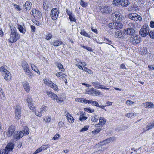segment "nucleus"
Wrapping results in <instances>:
<instances>
[{
	"label": "nucleus",
	"mask_w": 154,
	"mask_h": 154,
	"mask_svg": "<svg viewBox=\"0 0 154 154\" xmlns=\"http://www.w3.org/2000/svg\"><path fill=\"white\" fill-rule=\"evenodd\" d=\"M10 28L11 33L9 41L10 42L13 43L15 42L17 40L19 39L20 35L17 34V31L15 27H10Z\"/></svg>",
	"instance_id": "1"
},
{
	"label": "nucleus",
	"mask_w": 154,
	"mask_h": 154,
	"mask_svg": "<svg viewBox=\"0 0 154 154\" xmlns=\"http://www.w3.org/2000/svg\"><path fill=\"white\" fill-rule=\"evenodd\" d=\"M149 26L148 25L145 24L142 27V28L139 32L140 35L141 36L145 37L148 35L149 32Z\"/></svg>",
	"instance_id": "2"
},
{
	"label": "nucleus",
	"mask_w": 154,
	"mask_h": 154,
	"mask_svg": "<svg viewBox=\"0 0 154 154\" xmlns=\"http://www.w3.org/2000/svg\"><path fill=\"white\" fill-rule=\"evenodd\" d=\"M130 42L133 45L138 44L140 42V37L137 35H134L129 38Z\"/></svg>",
	"instance_id": "3"
},
{
	"label": "nucleus",
	"mask_w": 154,
	"mask_h": 154,
	"mask_svg": "<svg viewBox=\"0 0 154 154\" xmlns=\"http://www.w3.org/2000/svg\"><path fill=\"white\" fill-rule=\"evenodd\" d=\"M113 3L116 6L120 5L122 6L127 7L129 2L128 0H114Z\"/></svg>",
	"instance_id": "4"
},
{
	"label": "nucleus",
	"mask_w": 154,
	"mask_h": 154,
	"mask_svg": "<svg viewBox=\"0 0 154 154\" xmlns=\"http://www.w3.org/2000/svg\"><path fill=\"white\" fill-rule=\"evenodd\" d=\"M46 93L48 96L51 98L54 101L56 100L58 102L59 101L61 102L63 101L62 100H61V98H59L58 96L56 94L50 91H47Z\"/></svg>",
	"instance_id": "5"
},
{
	"label": "nucleus",
	"mask_w": 154,
	"mask_h": 154,
	"mask_svg": "<svg viewBox=\"0 0 154 154\" xmlns=\"http://www.w3.org/2000/svg\"><path fill=\"white\" fill-rule=\"evenodd\" d=\"M13 145L12 143H8L5 149L2 150V154H9V152L11 151L13 149Z\"/></svg>",
	"instance_id": "6"
},
{
	"label": "nucleus",
	"mask_w": 154,
	"mask_h": 154,
	"mask_svg": "<svg viewBox=\"0 0 154 154\" xmlns=\"http://www.w3.org/2000/svg\"><path fill=\"white\" fill-rule=\"evenodd\" d=\"M101 12L105 14H110L112 11V7L107 5L102 6L100 9Z\"/></svg>",
	"instance_id": "7"
},
{
	"label": "nucleus",
	"mask_w": 154,
	"mask_h": 154,
	"mask_svg": "<svg viewBox=\"0 0 154 154\" xmlns=\"http://www.w3.org/2000/svg\"><path fill=\"white\" fill-rule=\"evenodd\" d=\"M15 126L14 125H11L10 126L8 129L7 132L6 133V134L8 137H10L11 136L13 135V134L15 132Z\"/></svg>",
	"instance_id": "8"
},
{
	"label": "nucleus",
	"mask_w": 154,
	"mask_h": 154,
	"mask_svg": "<svg viewBox=\"0 0 154 154\" xmlns=\"http://www.w3.org/2000/svg\"><path fill=\"white\" fill-rule=\"evenodd\" d=\"M59 12L56 8L52 9L51 13V16L52 19L55 20L57 17Z\"/></svg>",
	"instance_id": "9"
},
{
	"label": "nucleus",
	"mask_w": 154,
	"mask_h": 154,
	"mask_svg": "<svg viewBox=\"0 0 154 154\" xmlns=\"http://www.w3.org/2000/svg\"><path fill=\"white\" fill-rule=\"evenodd\" d=\"M135 31L132 28H128L125 30L124 33L126 35H131V36L134 34Z\"/></svg>",
	"instance_id": "10"
},
{
	"label": "nucleus",
	"mask_w": 154,
	"mask_h": 154,
	"mask_svg": "<svg viewBox=\"0 0 154 154\" xmlns=\"http://www.w3.org/2000/svg\"><path fill=\"white\" fill-rule=\"evenodd\" d=\"M15 113L16 119H19L21 116V108L20 107H16Z\"/></svg>",
	"instance_id": "11"
},
{
	"label": "nucleus",
	"mask_w": 154,
	"mask_h": 154,
	"mask_svg": "<svg viewBox=\"0 0 154 154\" xmlns=\"http://www.w3.org/2000/svg\"><path fill=\"white\" fill-rule=\"evenodd\" d=\"M32 98H29L27 100V102L28 103V106L29 108L32 110H33L35 108V106L33 105L32 102Z\"/></svg>",
	"instance_id": "12"
},
{
	"label": "nucleus",
	"mask_w": 154,
	"mask_h": 154,
	"mask_svg": "<svg viewBox=\"0 0 154 154\" xmlns=\"http://www.w3.org/2000/svg\"><path fill=\"white\" fill-rule=\"evenodd\" d=\"M23 86L25 91L27 92H29L30 91V87L29 83L26 82L23 83Z\"/></svg>",
	"instance_id": "13"
},
{
	"label": "nucleus",
	"mask_w": 154,
	"mask_h": 154,
	"mask_svg": "<svg viewBox=\"0 0 154 154\" xmlns=\"http://www.w3.org/2000/svg\"><path fill=\"white\" fill-rule=\"evenodd\" d=\"M145 108H154V105L151 102H147L143 103Z\"/></svg>",
	"instance_id": "14"
},
{
	"label": "nucleus",
	"mask_w": 154,
	"mask_h": 154,
	"mask_svg": "<svg viewBox=\"0 0 154 154\" xmlns=\"http://www.w3.org/2000/svg\"><path fill=\"white\" fill-rule=\"evenodd\" d=\"M4 75V79L7 81H8L11 79V75L9 71H7L5 73L3 74Z\"/></svg>",
	"instance_id": "15"
},
{
	"label": "nucleus",
	"mask_w": 154,
	"mask_h": 154,
	"mask_svg": "<svg viewBox=\"0 0 154 154\" xmlns=\"http://www.w3.org/2000/svg\"><path fill=\"white\" fill-rule=\"evenodd\" d=\"M31 8V6L29 2L26 1L24 6V9L26 10H29Z\"/></svg>",
	"instance_id": "16"
},
{
	"label": "nucleus",
	"mask_w": 154,
	"mask_h": 154,
	"mask_svg": "<svg viewBox=\"0 0 154 154\" xmlns=\"http://www.w3.org/2000/svg\"><path fill=\"white\" fill-rule=\"evenodd\" d=\"M115 139L114 137H112L109 138H107V139L104 140V142L105 143V144H107L110 142H112Z\"/></svg>",
	"instance_id": "17"
},
{
	"label": "nucleus",
	"mask_w": 154,
	"mask_h": 154,
	"mask_svg": "<svg viewBox=\"0 0 154 154\" xmlns=\"http://www.w3.org/2000/svg\"><path fill=\"white\" fill-rule=\"evenodd\" d=\"M66 116L67 117V119L69 122V123H72L74 122V119L71 115H66Z\"/></svg>",
	"instance_id": "18"
},
{
	"label": "nucleus",
	"mask_w": 154,
	"mask_h": 154,
	"mask_svg": "<svg viewBox=\"0 0 154 154\" xmlns=\"http://www.w3.org/2000/svg\"><path fill=\"white\" fill-rule=\"evenodd\" d=\"M22 66L24 70L28 69V65L26 61H24L22 62Z\"/></svg>",
	"instance_id": "19"
},
{
	"label": "nucleus",
	"mask_w": 154,
	"mask_h": 154,
	"mask_svg": "<svg viewBox=\"0 0 154 154\" xmlns=\"http://www.w3.org/2000/svg\"><path fill=\"white\" fill-rule=\"evenodd\" d=\"M45 79L44 80L45 83L47 85L50 86L51 87H52V86H53V84H54V83H53L52 81H49V80H48V81H47L45 79Z\"/></svg>",
	"instance_id": "20"
},
{
	"label": "nucleus",
	"mask_w": 154,
	"mask_h": 154,
	"mask_svg": "<svg viewBox=\"0 0 154 154\" xmlns=\"http://www.w3.org/2000/svg\"><path fill=\"white\" fill-rule=\"evenodd\" d=\"M116 24H117V23L116 22L110 23L108 25L109 26L111 29H116Z\"/></svg>",
	"instance_id": "21"
},
{
	"label": "nucleus",
	"mask_w": 154,
	"mask_h": 154,
	"mask_svg": "<svg viewBox=\"0 0 154 154\" xmlns=\"http://www.w3.org/2000/svg\"><path fill=\"white\" fill-rule=\"evenodd\" d=\"M117 23V24H116V29H122L123 26V25L120 22H118Z\"/></svg>",
	"instance_id": "22"
},
{
	"label": "nucleus",
	"mask_w": 154,
	"mask_h": 154,
	"mask_svg": "<svg viewBox=\"0 0 154 154\" xmlns=\"http://www.w3.org/2000/svg\"><path fill=\"white\" fill-rule=\"evenodd\" d=\"M106 120H105L103 117H100L99 119V123L102 125H104L106 123Z\"/></svg>",
	"instance_id": "23"
},
{
	"label": "nucleus",
	"mask_w": 154,
	"mask_h": 154,
	"mask_svg": "<svg viewBox=\"0 0 154 154\" xmlns=\"http://www.w3.org/2000/svg\"><path fill=\"white\" fill-rule=\"evenodd\" d=\"M48 2L46 1H44L43 4V6L44 9H46L48 8L49 7V5L48 4Z\"/></svg>",
	"instance_id": "24"
},
{
	"label": "nucleus",
	"mask_w": 154,
	"mask_h": 154,
	"mask_svg": "<svg viewBox=\"0 0 154 154\" xmlns=\"http://www.w3.org/2000/svg\"><path fill=\"white\" fill-rule=\"evenodd\" d=\"M92 84L93 86H94L95 87L97 88H101L102 85H100L98 82H93Z\"/></svg>",
	"instance_id": "25"
},
{
	"label": "nucleus",
	"mask_w": 154,
	"mask_h": 154,
	"mask_svg": "<svg viewBox=\"0 0 154 154\" xmlns=\"http://www.w3.org/2000/svg\"><path fill=\"white\" fill-rule=\"evenodd\" d=\"M154 127V122L149 124L146 127L147 130H149L152 128Z\"/></svg>",
	"instance_id": "26"
},
{
	"label": "nucleus",
	"mask_w": 154,
	"mask_h": 154,
	"mask_svg": "<svg viewBox=\"0 0 154 154\" xmlns=\"http://www.w3.org/2000/svg\"><path fill=\"white\" fill-rule=\"evenodd\" d=\"M18 28L19 29V31L22 33H24L25 32L26 30L22 26L20 25L18 26Z\"/></svg>",
	"instance_id": "27"
},
{
	"label": "nucleus",
	"mask_w": 154,
	"mask_h": 154,
	"mask_svg": "<svg viewBox=\"0 0 154 154\" xmlns=\"http://www.w3.org/2000/svg\"><path fill=\"white\" fill-rule=\"evenodd\" d=\"M136 15H137V14L136 13H131L129 15L128 17L131 19L134 20L135 17Z\"/></svg>",
	"instance_id": "28"
},
{
	"label": "nucleus",
	"mask_w": 154,
	"mask_h": 154,
	"mask_svg": "<svg viewBox=\"0 0 154 154\" xmlns=\"http://www.w3.org/2000/svg\"><path fill=\"white\" fill-rule=\"evenodd\" d=\"M5 98L4 94L2 90L0 88V98L4 100Z\"/></svg>",
	"instance_id": "29"
},
{
	"label": "nucleus",
	"mask_w": 154,
	"mask_h": 154,
	"mask_svg": "<svg viewBox=\"0 0 154 154\" xmlns=\"http://www.w3.org/2000/svg\"><path fill=\"white\" fill-rule=\"evenodd\" d=\"M62 43V42L60 41H56L54 42L53 45L54 46H57L61 45Z\"/></svg>",
	"instance_id": "30"
},
{
	"label": "nucleus",
	"mask_w": 154,
	"mask_h": 154,
	"mask_svg": "<svg viewBox=\"0 0 154 154\" xmlns=\"http://www.w3.org/2000/svg\"><path fill=\"white\" fill-rule=\"evenodd\" d=\"M122 33L120 31L116 32L115 33V37L116 38H120L121 37Z\"/></svg>",
	"instance_id": "31"
},
{
	"label": "nucleus",
	"mask_w": 154,
	"mask_h": 154,
	"mask_svg": "<svg viewBox=\"0 0 154 154\" xmlns=\"http://www.w3.org/2000/svg\"><path fill=\"white\" fill-rule=\"evenodd\" d=\"M80 4L83 7H86L88 5V3L86 2H84L83 0H81Z\"/></svg>",
	"instance_id": "32"
},
{
	"label": "nucleus",
	"mask_w": 154,
	"mask_h": 154,
	"mask_svg": "<svg viewBox=\"0 0 154 154\" xmlns=\"http://www.w3.org/2000/svg\"><path fill=\"white\" fill-rule=\"evenodd\" d=\"M24 71L25 72L26 74L30 78H31L32 73H30V70L29 69H28Z\"/></svg>",
	"instance_id": "33"
},
{
	"label": "nucleus",
	"mask_w": 154,
	"mask_h": 154,
	"mask_svg": "<svg viewBox=\"0 0 154 154\" xmlns=\"http://www.w3.org/2000/svg\"><path fill=\"white\" fill-rule=\"evenodd\" d=\"M142 20V18L140 16V15H138L137 14V15H136V16H135V18L134 20L137 21L138 20L140 21H141Z\"/></svg>",
	"instance_id": "34"
},
{
	"label": "nucleus",
	"mask_w": 154,
	"mask_h": 154,
	"mask_svg": "<svg viewBox=\"0 0 154 154\" xmlns=\"http://www.w3.org/2000/svg\"><path fill=\"white\" fill-rule=\"evenodd\" d=\"M92 90L94 91V94L96 96H97L101 94L100 92L98 90H95L93 88H92Z\"/></svg>",
	"instance_id": "35"
},
{
	"label": "nucleus",
	"mask_w": 154,
	"mask_h": 154,
	"mask_svg": "<svg viewBox=\"0 0 154 154\" xmlns=\"http://www.w3.org/2000/svg\"><path fill=\"white\" fill-rule=\"evenodd\" d=\"M13 137H14L17 140L19 139L20 138V134H19L18 132L17 133L16 132H14L13 134Z\"/></svg>",
	"instance_id": "36"
},
{
	"label": "nucleus",
	"mask_w": 154,
	"mask_h": 154,
	"mask_svg": "<svg viewBox=\"0 0 154 154\" xmlns=\"http://www.w3.org/2000/svg\"><path fill=\"white\" fill-rule=\"evenodd\" d=\"M0 71L2 73L3 72V74L5 73V72L6 73L7 72V71H8L5 68V66H1L0 68Z\"/></svg>",
	"instance_id": "37"
},
{
	"label": "nucleus",
	"mask_w": 154,
	"mask_h": 154,
	"mask_svg": "<svg viewBox=\"0 0 154 154\" xmlns=\"http://www.w3.org/2000/svg\"><path fill=\"white\" fill-rule=\"evenodd\" d=\"M41 12L38 10L37 13L34 15V16L35 18H36V17L39 18L41 17Z\"/></svg>",
	"instance_id": "38"
},
{
	"label": "nucleus",
	"mask_w": 154,
	"mask_h": 154,
	"mask_svg": "<svg viewBox=\"0 0 154 154\" xmlns=\"http://www.w3.org/2000/svg\"><path fill=\"white\" fill-rule=\"evenodd\" d=\"M136 116V114L133 113H127L125 115V116L128 118H131L132 116Z\"/></svg>",
	"instance_id": "39"
},
{
	"label": "nucleus",
	"mask_w": 154,
	"mask_h": 154,
	"mask_svg": "<svg viewBox=\"0 0 154 154\" xmlns=\"http://www.w3.org/2000/svg\"><path fill=\"white\" fill-rule=\"evenodd\" d=\"M50 146V145L49 144L45 145H43L42 146L40 147L41 149H42V150H44L46 149L47 148L49 147Z\"/></svg>",
	"instance_id": "40"
},
{
	"label": "nucleus",
	"mask_w": 154,
	"mask_h": 154,
	"mask_svg": "<svg viewBox=\"0 0 154 154\" xmlns=\"http://www.w3.org/2000/svg\"><path fill=\"white\" fill-rule=\"evenodd\" d=\"M80 33L82 35H83L84 36H85L87 37H89L88 34L86 32H85L83 30H81Z\"/></svg>",
	"instance_id": "41"
},
{
	"label": "nucleus",
	"mask_w": 154,
	"mask_h": 154,
	"mask_svg": "<svg viewBox=\"0 0 154 154\" xmlns=\"http://www.w3.org/2000/svg\"><path fill=\"white\" fill-rule=\"evenodd\" d=\"M57 66L59 68V69H61V71L62 72L64 71V69L63 68V66L61 63H57Z\"/></svg>",
	"instance_id": "42"
},
{
	"label": "nucleus",
	"mask_w": 154,
	"mask_h": 154,
	"mask_svg": "<svg viewBox=\"0 0 154 154\" xmlns=\"http://www.w3.org/2000/svg\"><path fill=\"white\" fill-rule=\"evenodd\" d=\"M149 35L150 37L152 39H154V31H151L149 33Z\"/></svg>",
	"instance_id": "43"
},
{
	"label": "nucleus",
	"mask_w": 154,
	"mask_h": 154,
	"mask_svg": "<svg viewBox=\"0 0 154 154\" xmlns=\"http://www.w3.org/2000/svg\"><path fill=\"white\" fill-rule=\"evenodd\" d=\"M69 18L71 21L75 22L76 20L75 19L74 17L73 16L72 14L69 16Z\"/></svg>",
	"instance_id": "44"
},
{
	"label": "nucleus",
	"mask_w": 154,
	"mask_h": 154,
	"mask_svg": "<svg viewBox=\"0 0 154 154\" xmlns=\"http://www.w3.org/2000/svg\"><path fill=\"white\" fill-rule=\"evenodd\" d=\"M31 67L32 70H34L35 71L37 72V70L38 71V70L37 69V68L34 65L31 64Z\"/></svg>",
	"instance_id": "45"
},
{
	"label": "nucleus",
	"mask_w": 154,
	"mask_h": 154,
	"mask_svg": "<svg viewBox=\"0 0 154 154\" xmlns=\"http://www.w3.org/2000/svg\"><path fill=\"white\" fill-rule=\"evenodd\" d=\"M52 35L50 33H48L46 35V39L48 40L51 39L52 38Z\"/></svg>",
	"instance_id": "46"
},
{
	"label": "nucleus",
	"mask_w": 154,
	"mask_h": 154,
	"mask_svg": "<svg viewBox=\"0 0 154 154\" xmlns=\"http://www.w3.org/2000/svg\"><path fill=\"white\" fill-rule=\"evenodd\" d=\"M88 127H89L87 126H85L80 131L81 132H83L86 131H87L88 130Z\"/></svg>",
	"instance_id": "47"
},
{
	"label": "nucleus",
	"mask_w": 154,
	"mask_h": 154,
	"mask_svg": "<svg viewBox=\"0 0 154 154\" xmlns=\"http://www.w3.org/2000/svg\"><path fill=\"white\" fill-rule=\"evenodd\" d=\"M101 129L100 128H97L95 130L92 131V133L93 134H95V133H98L100 131Z\"/></svg>",
	"instance_id": "48"
},
{
	"label": "nucleus",
	"mask_w": 154,
	"mask_h": 154,
	"mask_svg": "<svg viewBox=\"0 0 154 154\" xmlns=\"http://www.w3.org/2000/svg\"><path fill=\"white\" fill-rule=\"evenodd\" d=\"M46 106H42V108L40 109L41 113L43 112L44 111H46Z\"/></svg>",
	"instance_id": "49"
},
{
	"label": "nucleus",
	"mask_w": 154,
	"mask_h": 154,
	"mask_svg": "<svg viewBox=\"0 0 154 154\" xmlns=\"http://www.w3.org/2000/svg\"><path fill=\"white\" fill-rule=\"evenodd\" d=\"M84 110L85 111L87 110V111H88V112H89L90 113H92L94 112V111L93 109H90L89 108H84Z\"/></svg>",
	"instance_id": "50"
},
{
	"label": "nucleus",
	"mask_w": 154,
	"mask_h": 154,
	"mask_svg": "<svg viewBox=\"0 0 154 154\" xmlns=\"http://www.w3.org/2000/svg\"><path fill=\"white\" fill-rule=\"evenodd\" d=\"M122 15L120 14L119 17H118L117 18H116L115 20L116 21H117L118 22H120V21L122 20Z\"/></svg>",
	"instance_id": "51"
},
{
	"label": "nucleus",
	"mask_w": 154,
	"mask_h": 154,
	"mask_svg": "<svg viewBox=\"0 0 154 154\" xmlns=\"http://www.w3.org/2000/svg\"><path fill=\"white\" fill-rule=\"evenodd\" d=\"M25 132V131H22L20 132H18L19 134H20V138H21L24 134Z\"/></svg>",
	"instance_id": "52"
},
{
	"label": "nucleus",
	"mask_w": 154,
	"mask_h": 154,
	"mask_svg": "<svg viewBox=\"0 0 154 154\" xmlns=\"http://www.w3.org/2000/svg\"><path fill=\"white\" fill-rule=\"evenodd\" d=\"M120 14L119 12H117L116 14L115 13H114L113 14H112L114 18H117L118 17H119V16Z\"/></svg>",
	"instance_id": "53"
},
{
	"label": "nucleus",
	"mask_w": 154,
	"mask_h": 154,
	"mask_svg": "<svg viewBox=\"0 0 154 154\" xmlns=\"http://www.w3.org/2000/svg\"><path fill=\"white\" fill-rule=\"evenodd\" d=\"M84 70L85 71L87 72H88L89 73H91V70L89 69H88L85 67H84Z\"/></svg>",
	"instance_id": "54"
},
{
	"label": "nucleus",
	"mask_w": 154,
	"mask_h": 154,
	"mask_svg": "<svg viewBox=\"0 0 154 154\" xmlns=\"http://www.w3.org/2000/svg\"><path fill=\"white\" fill-rule=\"evenodd\" d=\"M38 11L37 10H36L35 9H32V12L31 13V15H33V16L35 15V14H36L37 11Z\"/></svg>",
	"instance_id": "55"
},
{
	"label": "nucleus",
	"mask_w": 154,
	"mask_h": 154,
	"mask_svg": "<svg viewBox=\"0 0 154 154\" xmlns=\"http://www.w3.org/2000/svg\"><path fill=\"white\" fill-rule=\"evenodd\" d=\"M23 131H25V133H26V134H28L29 133V131L27 127H25L24 128V130Z\"/></svg>",
	"instance_id": "56"
},
{
	"label": "nucleus",
	"mask_w": 154,
	"mask_h": 154,
	"mask_svg": "<svg viewBox=\"0 0 154 154\" xmlns=\"http://www.w3.org/2000/svg\"><path fill=\"white\" fill-rule=\"evenodd\" d=\"M42 151V149H41V147H40L33 154H36Z\"/></svg>",
	"instance_id": "57"
},
{
	"label": "nucleus",
	"mask_w": 154,
	"mask_h": 154,
	"mask_svg": "<svg viewBox=\"0 0 154 154\" xmlns=\"http://www.w3.org/2000/svg\"><path fill=\"white\" fill-rule=\"evenodd\" d=\"M53 86L52 87V88L55 91H57L58 90V88L57 86L55 84H53Z\"/></svg>",
	"instance_id": "58"
},
{
	"label": "nucleus",
	"mask_w": 154,
	"mask_h": 154,
	"mask_svg": "<svg viewBox=\"0 0 154 154\" xmlns=\"http://www.w3.org/2000/svg\"><path fill=\"white\" fill-rule=\"evenodd\" d=\"M97 116L96 115H95V116L94 117H92L91 119V121L93 122H97V120L98 119H97L96 117Z\"/></svg>",
	"instance_id": "59"
},
{
	"label": "nucleus",
	"mask_w": 154,
	"mask_h": 154,
	"mask_svg": "<svg viewBox=\"0 0 154 154\" xmlns=\"http://www.w3.org/2000/svg\"><path fill=\"white\" fill-rule=\"evenodd\" d=\"M134 102L131 101L130 100H127L126 101V103L127 105H129L130 104H132L134 103Z\"/></svg>",
	"instance_id": "60"
},
{
	"label": "nucleus",
	"mask_w": 154,
	"mask_h": 154,
	"mask_svg": "<svg viewBox=\"0 0 154 154\" xmlns=\"http://www.w3.org/2000/svg\"><path fill=\"white\" fill-rule=\"evenodd\" d=\"M150 26L152 28H154V21H151L150 23Z\"/></svg>",
	"instance_id": "61"
},
{
	"label": "nucleus",
	"mask_w": 154,
	"mask_h": 154,
	"mask_svg": "<svg viewBox=\"0 0 154 154\" xmlns=\"http://www.w3.org/2000/svg\"><path fill=\"white\" fill-rule=\"evenodd\" d=\"M59 137V135L58 134H56V135L53 138V140H55L56 139H57Z\"/></svg>",
	"instance_id": "62"
},
{
	"label": "nucleus",
	"mask_w": 154,
	"mask_h": 154,
	"mask_svg": "<svg viewBox=\"0 0 154 154\" xmlns=\"http://www.w3.org/2000/svg\"><path fill=\"white\" fill-rule=\"evenodd\" d=\"M87 119V117L85 116H82V117H80L79 118V120L80 121H82V120H86Z\"/></svg>",
	"instance_id": "63"
},
{
	"label": "nucleus",
	"mask_w": 154,
	"mask_h": 154,
	"mask_svg": "<svg viewBox=\"0 0 154 154\" xmlns=\"http://www.w3.org/2000/svg\"><path fill=\"white\" fill-rule=\"evenodd\" d=\"M92 105H94L97 107L99 106V105L98 102L96 101H94Z\"/></svg>",
	"instance_id": "64"
}]
</instances>
